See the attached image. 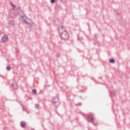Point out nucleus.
I'll use <instances>...</instances> for the list:
<instances>
[{
	"mask_svg": "<svg viewBox=\"0 0 130 130\" xmlns=\"http://www.w3.org/2000/svg\"><path fill=\"white\" fill-rule=\"evenodd\" d=\"M94 37H96V34H94Z\"/></svg>",
	"mask_w": 130,
	"mask_h": 130,
	"instance_id": "b1692460",
	"label": "nucleus"
},
{
	"mask_svg": "<svg viewBox=\"0 0 130 130\" xmlns=\"http://www.w3.org/2000/svg\"><path fill=\"white\" fill-rule=\"evenodd\" d=\"M12 87L14 89V90H17L18 89V84L16 81H13L12 83Z\"/></svg>",
	"mask_w": 130,
	"mask_h": 130,
	"instance_id": "39448f33",
	"label": "nucleus"
},
{
	"mask_svg": "<svg viewBox=\"0 0 130 130\" xmlns=\"http://www.w3.org/2000/svg\"><path fill=\"white\" fill-rule=\"evenodd\" d=\"M18 10L19 11V12H20V13H21V14H22V16L21 15V19H23L24 18H25V19H27L28 20V18L27 17V16H26V14H25L24 13V12H23V11H22V9H20V7H18Z\"/></svg>",
	"mask_w": 130,
	"mask_h": 130,
	"instance_id": "20e7f679",
	"label": "nucleus"
},
{
	"mask_svg": "<svg viewBox=\"0 0 130 130\" xmlns=\"http://www.w3.org/2000/svg\"><path fill=\"white\" fill-rule=\"evenodd\" d=\"M60 30H63V31H64V27L63 26V25H61V28H59V32H60Z\"/></svg>",
	"mask_w": 130,
	"mask_h": 130,
	"instance_id": "9b49d317",
	"label": "nucleus"
},
{
	"mask_svg": "<svg viewBox=\"0 0 130 130\" xmlns=\"http://www.w3.org/2000/svg\"><path fill=\"white\" fill-rule=\"evenodd\" d=\"M32 94H36V89H32Z\"/></svg>",
	"mask_w": 130,
	"mask_h": 130,
	"instance_id": "dca6fc26",
	"label": "nucleus"
},
{
	"mask_svg": "<svg viewBox=\"0 0 130 130\" xmlns=\"http://www.w3.org/2000/svg\"><path fill=\"white\" fill-rule=\"evenodd\" d=\"M20 126H21V127H22L23 128H24V127L26 126V122L24 121H21L20 123Z\"/></svg>",
	"mask_w": 130,
	"mask_h": 130,
	"instance_id": "1a4fd4ad",
	"label": "nucleus"
},
{
	"mask_svg": "<svg viewBox=\"0 0 130 130\" xmlns=\"http://www.w3.org/2000/svg\"><path fill=\"white\" fill-rule=\"evenodd\" d=\"M60 36L62 40H68V39H69V37H70L69 33L66 30L62 32H60Z\"/></svg>",
	"mask_w": 130,
	"mask_h": 130,
	"instance_id": "f257e3e1",
	"label": "nucleus"
},
{
	"mask_svg": "<svg viewBox=\"0 0 130 130\" xmlns=\"http://www.w3.org/2000/svg\"><path fill=\"white\" fill-rule=\"evenodd\" d=\"M61 3H63V4H64L66 2H67V0H60Z\"/></svg>",
	"mask_w": 130,
	"mask_h": 130,
	"instance_id": "a211bd4d",
	"label": "nucleus"
},
{
	"mask_svg": "<svg viewBox=\"0 0 130 130\" xmlns=\"http://www.w3.org/2000/svg\"><path fill=\"white\" fill-rule=\"evenodd\" d=\"M81 104H82L79 103L78 104H76V106H78V105H81Z\"/></svg>",
	"mask_w": 130,
	"mask_h": 130,
	"instance_id": "aec40b11",
	"label": "nucleus"
},
{
	"mask_svg": "<svg viewBox=\"0 0 130 130\" xmlns=\"http://www.w3.org/2000/svg\"><path fill=\"white\" fill-rule=\"evenodd\" d=\"M27 113H29V112H27Z\"/></svg>",
	"mask_w": 130,
	"mask_h": 130,
	"instance_id": "a878e982",
	"label": "nucleus"
},
{
	"mask_svg": "<svg viewBox=\"0 0 130 130\" xmlns=\"http://www.w3.org/2000/svg\"><path fill=\"white\" fill-rule=\"evenodd\" d=\"M111 94L112 95H115V92L114 91H111Z\"/></svg>",
	"mask_w": 130,
	"mask_h": 130,
	"instance_id": "f3484780",
	"label": "nucleus"
},
{
	"mask_svg": "<svg viewBox=\"0 0 130 130\" xmlns=\"http://www.w3.org/2000/svg\"><path fill=\"white\" fill-rule=\"evenodd\" d=\"M6 70L7 71H10V70H11V67L10 66H7Z\"/></svg>",
	"mask_w": 130,
	"mask_h": 130,
	"instance_id": "2eb2a0df",
	"label": "nucleus"
},
{
	"mask_svg": "<svg viewBox=\"0 0 130 130\" xmlns=\"http://www.w3.org/2000/svg\"><path fill=\"white\" fill-rule=\"evenodd\" d=\"M109 62L111 63H113V62H114V59H110Z\"/></svg>",
	"mask_w": 130,
	"mask_h": 130,
	"instance_id": "ddd939ff",
	"label": "nucleus"
},
{
	"mask_svg": "<svg viewBox=\"0 0 130 130\" xmlns=\"http://www.w3.org/2000/svg\"><path fill=\"white\" fill-rule=\"evenodd\" d=\"M10 5L13 8V9H15V8H16V5H14V4H13V3H10Z\"/></svg>",
	"mask_w": 130,
	"mask_h": 130,
	"instance_id": "4468645a",
	"label": "nucleus"
},
{
	"mask_svg": "<svg viewBox=\"0 0 130 130\" xmlns=\"http://www.w3.org/2000/svg\"><path fill=\"white\" fill-rule=\"evenodd\" d=\"M8 24L10 25V26H14L15 25V21H14V19H12L9 20Z\"/></svg>",
	"mask_w": 130,
	"mask_h": 130,
	"instance_id": "0eeeda50",
	"label": "nucleus"
},
{
	"mask_svg": "<svg viewBox=\"0 0 130 130\" xmlns=\"http://www.w3.org/2000/svg\"><path fill=\"white\" fill-rule=\"evenodd\" d=\"M53 100L52 103L55 108H57L59 106V99L57 96H55L53 98Z\"/></svg>",
	"mask_w": 130,
	"mask_h": 130,
	"instance_id": "f03ea898",
	"label": "nucleus"
},
{
	"mask_svg": "<svg viewBox=\"0 0 130 130\" xmlns=\"http://www.w3.org/2000/svg\"><path fill=\"white\" fill-rule=\"evenodd\" d=\"M55 2V0H50V3H51V4H54V3Z\"/></svg>",
	"mask_w": 130,
	"mask_h": 130,
	"instance_id": "6ab92c4d",
	"label": "nucleus"
},
{
	"mask_svg": "<svg viewBox=\"0 0 130 130\" xmlns=\"http://www.w3.org/2000/svg\"><path fill=\"white\" fill-rule=\"evenodd\" d=\"M23 20L24 22V23L27 25V26L28 27V28H29L30 29H31V23H30V22L27 21V20H25L24 18H23Z\"/></svg>",
	"mask_w": 130,
	"mask_h": 130,
	"instance_id": "6e6552de",
	"label": "nucleus"
},
{
	"mask_svg": "<svg viewBox=\"0 0 130 130\" xmlns=\"http://www.w3.org/2000/svg\"><path fill=\"white\" fill-rule=\"evenodd\" d=\"M22 110H23V111H25V108H22Z\"/></svg>",
	"mask_w": 130,
	"mask_h": 130,
	"instance_id": "412c9836",
	"label": "nucleus"
},
{
	"mask_svg": "<svg viewBox=\"0 0 130 130\" xmlns=\"http://www.w3.org/2000/svg\"><path fill=\"white\" fill-rule=\"evenodd\" d=\"M94 116V115L93 114L90 113L89 115H88L87 118H86V120H87L88 122H92L94 125H98L97 124H95L93 122L94 121V118H93Z\"/></svg>",
	"mask_w": 130,
	"mask_h": 130,
	"instance_id": "7ed1b4c3",
	"label": "nucleus"
},
{
	"mask_svg": "<svg viewBox=\"0 0 130 130\" xmlns=\"http://www.w3.org/2000/svg\"><path fill=\"white\" fill-rule=\"evenodd\" d=\"M59 20L58 19H56L55 20V25H56V26H57L58 25H59Z\"/></svg>",
	"mask_w": 130,
	"mask_h": 130,
	"instance_id": "9d476101",
	"label": "nucleus"
},
{
	"mask_svg": "<svg viewBox=\"0 0 130 130\" xmlns=\"http://www.w3.org/2000/svg\"><path fill=\"white\" fill-rule=\"evenodd\" d=\"M8 36H7V35H4L3 36H2V41L3 42H7L8 41Z\"/></svg>",
	"mask_w": 130,
	"mask_h": 130,
	"instance_id": "423d86ee",
	"label": "nucleus"
},
{
	"mask_svg": "<svg viewBox=\"0 0 130 130\" xmlns=\"http://www.w3.org/2000/svg\"><path fill=\"white\" fill-rule=\"evenodd\" d=\"M0 77H1V78H4V76H3V75H0Z\"/></svg>",
	"mask_w": 130,
	"mask_h": 130,
	"instance_id": "4be33fe9",
	"label": "nucleus"
},
{
	"mask_svg": "<svg viewBox=\"0 0 130 130\" xmlns=\"http://www.w3.org/2000/svg\"><path fill=\"white\" fill-rule=\"evenodd\" d=\"M31 130H35L34 128H32Z\"/></svg>",
	"mask_w": 130,
	"mask_h": 130,
	"instance_id": "393cba45",
	"label": "nucleus"
},
{
	"mask_svg": "<svg viewBox=\"0 0 130 130\" xmlns=\"http://www.w3.org/2000/svg\"><path fill=\"white\" fill-rule=\"evenodd\" d=\"M2 35V31L0 30V36Z\"/></svg>",
	"mask_w": 130,
	"mask_h": 130,
	"instance_id": "5701e85b",
	"label": "nucleus"
},
{
	"mask_svg": "<svg viewBox=\"0 0 130 130\" xmlns=\"http://www.w3.org/2000/svg\"><path fill=\"white\" fill-rule=\"evenodd\" d=\"M35 107L36 109H39V104H35Z\"/></svg>",
	"mask_w": 130,
	"mask_h": 130,
	"instance_id": "f8f14e48",
	"label": "nucleus"
}]
</instances>
